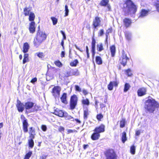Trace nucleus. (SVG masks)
<instances>
[{
	"label": "nucleus",
	"instance_id": "nucleus-30",
	"mask_svg": "<svg viewBox=\"0 0 159 159\" xmlns=\"http://www.w3.org/2000/svg\"><path fill=\"white\" fill-rule=\"evenodd\" d=\"M63 115L64 116L63 117H64L66 120H70L73 119V117L69 115L68 113L66 111L65 112Z\"/></svg>",
	"mask_w": 159,
	"mask_h": 159
},
{
	"label": "nucleus",
	"instance_id": "nucleus-2",
	"mask_svg": "<svg viewBox=\"0 0 159 159\" xmlns=\"http://www.w3.org/2000/svg\"><path fill=\"white\" fill-rule=\"evenodd\" d=\"M47 34L44 32L41 31L40 26L38 27L36 35L34 38L33 42L34 46L38 48L47 39Z\"/></svg>",
	"mask_w": 159,
	"mask_h": 159
},
{
	"label": "nucleus",
	"instance_id": "nucleus-22",
	"mask_svg": "<svg viewBox=\"0 0 159 159\" xmlns=\"http://www.w3.org/2000/svg\"><path fill=\"white\" fill-rule=\"evenodd\" d=\"M34 103L31 102H27L25 103V108L26 110L31 109L33 108L34 106Z\"/></svg>",
	"mask_w": 159,
	"mask_h": 159
},
{
	"label": "nucleus",
	"instance_id": "nucleus-45",
	"mask_svg": "<svg viewBox=\"0 0 159 159\" xmlns=\"http://www.w3.org/2000/svg\"><path fill=\"white\" fill-rule=\"evenodd\" d=\"M71 73V74L72 75H79V72L78 70L77 69L74 70L72 69L70 70Z\"/></svg>",
	"mask_w": 159,
	"mask_h": 159
},
{
	"label": "nucleus",
	"instance_id": "nucleus-60",
	"mask_svg": "<svg viewBox=\"0 0 159 159\" xmlns=\"http://www.w3.org/2000/svg\"><path fill=\"white\" fill-rule=\"evenodd\" d=\"M72 76L70 71H67L66 72L65 74V76L66 77H68L70 76Z\"/></svg>",
	"mask_w": 159,
	"mask_h": 159
},
{
	"label": "nucleus",
	"instance_id": "nucleus-19",
	"mask_svg": "<svg viewBox=\"0 0 159 159\" xmlns=\"http://www.w3.org/2000/svg\"><path fill=\"white\" fill-rule=\"evenodd\" d=\"M93 132L91 136V139L93 141L98 140L100 137V134L95 131H93Z\"/></svg>",
	"mask_w": 159,
	"mask_h": 159
},
{
	"label": "nucleus",
	"instance_id": "nucleus-50",
	"mask_svg": "<svg viewBox=\"0 0 159 159\" xmlns=\"http://www.w3.org/2000/svg\"><path fill=\"white\" fill-rule=\"evenodd\" d=\"M65 16H68V13H69V10L68 9V6L66 5L65 6Z\"/></svg>",
	"mask_w": 159,
	"mask_h": 159
},
{
	"label": "nucleus",
	"instance_id": "nucleus-4",
	"mask_svg": "<svg viewBox=\"0 0 159 159\" xmlns=\"http://www.w3.org/2000/svg\"><path fill=\"white\" fill-rule=\"evenodd\" d=\"M106 159H117V156L114 149L108 148L104 152Z\"/></svg>",
	"mask_w": 159,
	"mask_h": 159
},
{
	"label": "nucleus",
	"instance_id": "nucleus-17",
	"mask_svg": "<svg viewBox=\"0 0 159 159\" xmlns=\"http://www.w3.org/2000/svg\"><path fill=\"white\" fill-rule=\"evenodd\" d=\"M150 11V10L149 9L146 10L144 9H141L140 12L139 17L142 18L147 16L148 14Z\"/></svg>",
	"mask_w": 159,
	"mask_h": 159
},
{
	"label": "nucleus",
	"instance_id": "nucleus-3",
	"mask_svg": "<svg viewBox=\"0 0 159 159\" xmlns=\"http://www.w3.org/2000/svg\"><path fill=\"white\" fill-rule=\"evenodd\" d=\"M122 9L125 14H134L137 11V7L132 0H125Z\"/></svg>",
	"mask_w": 159,
	"mask_h": 159
},
{
	"label": "nucleus",
	"instance_id": "nucleus-23",
	"mask_svg": "<svg viewBox=\"0 0 159 159\" xmlns=\"http://www.w3.org/2000/svg\"><path fill=\"white\" fill-rule=\"evenodd\" d=\"M67 95V94L66 93H62L60 98L61 102L64 104H67L68 102Z\"/></svg>",
	"mask_w": 159,
	"mask_h": 159
},
{
	"label": "nucleus",
	"instance_id": "nucleus-27",
	"mask_svg": "<svg viewBox=\"0 0 159 159\" xmlns=\"http://www.w3.org/2000/svg\"><path fill=\"white\" fill-rule=\"evenodd\" d=\"M30 48V46L28 43L27 42H25L24 43L23 46V52L25 53L27 52Z\"/></svg>",
	"mask_w": 159,
	"mask_h": 159
},
{
	"label": "nucleus",
	"instance_id": "nucleus-25",
	"mask_svg": "<svg viewBox=\"0 0 159 159\" xmlns=\"http://www.w3.org/2000/svg\"><path fill=\"white\" fill-rule=\"evenodd\" d=\"M29 139L28 140V145L29 146V147L32 148L34 145V139L35 137H29Z\"/></svg>",
	"mask_w": 159,
	"mask_h": 159
},
{
	"label": "nucleus",
	"instance_id": "nucleus-18",
	"mask_svg": "<svg viewBox=\"0 0 159 159\" xmlns=\"http://www.w3.org/2000/svg\"><path fill=\"white\" fill-rule=\"evenodd\" d=\"M146 89L145 87H141L137 90V94L139 96H142L146 94Z\"/></svg>",
	"mask_w": 159,
	"mask_h": 159
},
{
	"label": "nucleus",
	"instance_id": "nucleus-36",
	"mask_svg": "<svg viewBox=\"0 0 159 159\" xmlns=\"http://www.w3.org/2000/svg\"><path fill=\"white\" fill-rule=\"evenodd\" d=\"M126 123V120L125 118H122L120 121V128L124 127Z\"/></svg>",
	"mask_w": 159,
	"mask_h": 159
},
{
	"label": "nucleus",
	"instance_id": "nucleus-49",
	"mask_svg": "<svg viewBox=\"0 0 159 159\" xmlns=\"http://www.w3.org/2000/svg\"><path fill=\"white\" fill-rule=\"evenodd\" d=\"M51 19L52 21L53 25H55L57 24L58 20L57 18L54 17H51Z\"/></svg>",
	"mask_w": 159,
	"mask_h": 159
},
{
	"label": "nucleus",
	"instance_id": "nucleus-20",
	"mask_svg": "<svg viewBox=\"0 0 159 159\" xmlns=\"http://www.w3.org/2000/svg\"><path fill=\"white\" fill-rule=\"evenodd\" d=\"M96 43L95 39L93 37L91 42V52L93 57L94 56L95 54Z\"/></svg>",
	"mask_w": 159,
	"mask_h": 159
},
{
	"label": "nucleus",
	"instance_id": "nucleus-61",
	"mask_svg": "<svg viewBox=\"0 0 159 159\" xmlns=\"http://www.w3.org/2000/svg\"><path fill=\"white\" fill-rule=\"evenodd\" d=\"M72 121H76V123H78L79 124H80L81 123V121L78 119H74L73 117V119H72Z\"/></svg>",
	"mask_w": 159,
	"mask_h": 159
},
{
	"label": "nucleus",
	"instance_id": "nucleus-28",
	"mask_svg": "<svg viewBox=\"0 0 159 159\" xmlns=\"http://www.w3.org/2000/svg\"><path fill=\"white\" fill-rule=\"evenodd\" d=\"M89 114V111L88 108H86L83 111V118L84 119L86 120Z\"/></svg>",
	"mask_w": 159,
	"mask_h": 159
},
{
	"label": "nucleus",
	"instance_id": "nucleus-6",
	"mask_svg": "<svg viewBox=\"0 0 159 159\" xmlns=\"http://www.w3.org/2000/svg\"><path fill=\"white\" fill-rule=\"evenodd\" d=\"M78 98L75 94H73L70 97V109L72 110L74 109L77 104Z\"/></svg>",
	"mask_w": 159,
	"mask_h": 159
},
{
	"label": "nucleus",
	"instance_id": "nucleus-31",
	"mask_svg": "<svg viewBox=\"0 0 159 159\" xmlns=\"http://www.w3.org/2000/svg\"><path fill=\"white\" fill-rule=\"evenodd\" d=\"M81 103L83 106H88L90 104L89 101L87 98L83 99L81 100Z\"/></svg>",
	"mask_w": 159,
	"mask_h": 159
},
{
	"label": "nucleus",
	"instance_id": "nucleus-21",
	"mask_svg": "<svg viewBox=\"0 0 159 159\" xmlns=\"http://www.w3.org/2000/svg\"><path fill=\"white\" fill-rule=\"evenodd\" d=\"M31 7H25L23 8V14L25 16H27L32 12L31 11Z\"/></svg>",
	"mask_w": 159,
	"mask_h": 159
},
{
	"label": "nucleus",
	"instance_id": "nucleus-5",
	"mask_svg": "<svg viewBox=\"0 0 159 159\" xmlns=\"http://www.w3.org/2000/svg\"><path fill=\"white\" fill-rule=\"evenodd\" d=\"M130 58L127 56V53L124 50L122 51L121 55L119 58L120 63L123 66H125L127 63V61L129 60Z\"/></svg>",
	"mask_w": 159,
	"mask_h": 159
},
{
	"label": "nucleus",
	"instance_id": "nucleus-11",
	"mask_svg": "<svg viewBox=\"0 0 159 159\" xmlns=\"http://www.w3.org/2000/svg\"><path fill=\"white\" fill-rule=\"evenodd\" d=\"M119 84V82L117 80L113 81H111L107 85V89L109 90H112L113 89L114 87H117Z\"/></svg>",
	"mask_w": 159,
	"mask_h": 159
},
{
	"label": "nucleus",
	"instance_id": "nucleus-33",
	"mask_svg": "<svg viewBox=\"0 0 159 159\" xmlns=\"http://www.w3.org/2000/svg\"><path fill=\"white\" fill-rule=\"evenodd\" d=\"M28 16H29V20L31 22L34 21L35 18V16L34 13L33 12H32Z\"/></svg>",
	"mask_w": 159,
	"mask_h": 159
},
{
	"label": "nucleus",
	"instance_id": "nucleus-14",
	"mask_svg": "<svg viewBox=\"0 0 159 159\" xmlns=\"http://www.w3.org/2000/svg\"><path fill=\"white\" fill-rule=\"evenodd\" d=\"M16 106L19 112H22L24 110L25 105L20 101L18 100L17 101Z\"/></svg>",
	"mask_w": 159,
	"mask_h": 159
},
{
	"label": "nucleus",
	"instance_id": "nucleus-1",
	"mask_svg": "<svg viewBox=\"0 0 159 159\" xmlns=\"http://www.w3.org/2000/svg\"><path fill=\"white\" fill-rule=\"evenodd\" d=\"M144 108L146 112L153 113L156 109L159 108V103L154 98L148 97V99L144 102Z\"/></svg>",
	"mask_w": 159,
	"mask_h": 159
},
{
	"label": "nucleus",
	"instance_id": "nucleus-59",
	"mask_svg": "<svg viewBox=\"0 0 159 159\" xmlns=\"http://www.w3.org/2000/svg\"><path fill=\"white\" fill-rule=\"evenodd\" d=\"M67 133L68 134L73 133V132H76V130H72L71 129H69L67 130Z\"/></svg>",
	"mask_w": 159,
	"mask_h": 159
},
{
	"label": "nucleus",
	"instance_id": "nucleus-8",
	"mask_svg": "<svg viewBox=\"0 0 159 159\" xmlns=\"http://www.w3.org/2000/svg\"><path fill=\"white\" fill-rule=\"evenodd\" d=\"M101 18L98 16H95L93 20L92 25L94 31L101 25Z\"/></svg>",
	"mask_w": 159,
	"mask_h": 159
},
{
	"label": "nucleus",
	"instance_id": "nucleus-13",
	"mask_svg": "<svg viewBox=\"0 0 159 159\" xmlns=\"http://www.w3.org/2000/svg\"><path fill=\"white\" fill-rule=\"evenodd\" d=\"M105 130V125L103 124H101L98 126L96 127L93 130V131H95L100 134L103 133Z\"/></svg>",
	"mask_w": 159,
	"mask_h": 159
},
{
	"label": "nucleus",
	"instance_id": "nucleus-46",
	"mask_svg": "<svg viewBox=\"0 0 159 159\" xmlns=\"http://www.w3.org/2000/svg\"><path fill=\"white\" fill-rule=\"evenodd\" d=\"M126 74L128 76H131L133 75V74L131 72V71L130 69H128L125 70Z\"/></svg>",
	"mask_w": 159,
	"mask_h": 159
},
{
	"label": "nucleus",
	"instance_id": "nucleus-10",
	"mask_svg": "<svg viewBox=\"0 0 159 159\" xmlns=\"http://www.w3.org/2000/svg\"><path fill=\"white\" fill-rule=\"evenodd\" d=\"M61 90V88L59 86H55L52 88L51 93L52 95L56 98L59 96Z\"/></svg>",
	"mask_w": 159,
	"mask_h": 159
},
{
	"label": "nucleus",
	"instance_id": "nucleus-38",
	"mask_svg": "<svg viewBox=\"0 0 159 159\" xmlns=\"http://www.w3.org/2000/svg\"><path fill=\"white\" fill-rule=\"evenodd\" d=\"M136 147L133 144L130 147V152L132 155H134L135 153Z\"/></svg>",
	"mask_w": 159,
	"mask_h": 159
},
{
	"label": "nucleus",
	"instance_id": "nucleus-51",
	"mask_svg": "<svg viewBox=\"0 0 159 159\" xmlns=\"http://www.w3.org/2000/svg\"><path fill=\"white\" fill-rule=\"evenodd\" d=\"M104 34V30L103 29H100L98 32V35L99 36H101L103 35Z\"/></svg>",
	"mask_w": 159,
	"mask_h": 159
},
{
	"label": "nucleus",
	"instance_id": "nucleus-64",
	"mask_svg": "<svg viewBox=\"0 0 159 159\" xmlns=\"http://www.w3.org/2000/svg\"><path fill=\"white\" fill-rule=\"evenodd\" d=\"M86 29L89 30H90L91 29V26L90 25L89 23H88L86 26Z\"/></svg>",
	"mask_w": 159,
	"mask_h": 159
},
{
	"label": "nucleus",
	"instance_id": "nucleus-16",
	"mask_svg": "<svg viewBox=\"0 0 159 159\" xmlns=\"http://www.w3.org/2000/svg\"><path fill=\"white\" fill-rule=\"evenodd\" d=\"M65 112V111L62 110L57 108L54 110L53 113L59 117H63Z\"/></svg>",
	"mask_w": 159,
	"mask_h": 159
},
{
	"label": "nucleus",
	"instance_id": "nucleus-53",
	"mask_svg": "<svg viewBox=\"0 0 159 159\" xmlns=\"http://www.w3.org/2000/svg\"><path fill=\"white\" fill-rule=\"evenodd\" d=\"M82 92L83 94L84 95L86 96L89 94V92L88 91L85 89H83L82 90Z\"/></svg>",
	"mask_w": 159,
	"mask_h": 159
},
{
	"label": "nucleus",
	"instance_id": "nucleus-29",
	"mask_svg": "<svg viewBox=\"0 0 159 159\" xmlns=\"http://www.w3.org/2000/svg\"><path fill=\"white\" fill-rule=\"evenodd\" d=\"M95 62L98 65H101L102 64L103 62L102 58L99 56H96L95 57Z\"/></svg>",
	"mask_w": 159,
	"mask_h": 159
},
{
	"label": "nucleus",
	"instance_id": "nucleus-41",
	"mask_svg": "<svg viewBox=\"0 0 159 159\" xmlns=\"http://www.w3.org/2000/svg\"><path fill=\"white\" fill-rule=\"evenodd\" d=\"M79 62L77 59H76L70 63V65L72 67L76 66Z\"/></svg>",
	"mask_w": 159,
	"mask_h": 159
},
{
	"label": "nucleus",
	"instance_id": "nucleus-7",
	"mask_svg": "<svg viewBox=\"0 0 159 159\" xmlns=\"http://www.w3.org/2000/svg\"><path fill=\"white\" fill-rule=\"evenodd\" d=\"M20 117L22 122L23 132L25 133H27L28 131V127L29 125L28 120L23 115H21Z\"/></svg>",
	"mask_w": 159,
	"mask_h": 159
},
{
	"label": "nucleus",
	"instance_id": "nucleus-44",
	"mask_svg": "<svg viewBox=\"0 0 159 159\" xmlns=\"http://www.w3.org/2000/svg\"><path fill=\"white\" fill-rule=\"evenodd\" d=\"M32 154V151H29L25 155L24 159H29Z\"/></svg>",
	"mask_w": 159,
	"mask_h": 159
},
{
	"label": "nucleus",
	"instance_id": "nucleus-35",
	"mask_svg": "<svg viewBox=\"0 0 159 159\" xmlns=\"http://www.w3.org/2000/svg\"><path fill=\"white\" fill-rule=\"evenodd\" d=\"M29 61V54L25 53L24 56V58L23 60V63L25 64L26 62Z\"/></svg>",
	"mask_w": 159,
	"mask_h": 159
},
{
	"label": "nucleus",
	"instance_id": "nucleus-48",
	"mask_svg": "<svg viewBox=\"0 0 159 159\" xmlns=\"http://www.w3.org/2000/svg\"><path fill=\"white\" fill-rule=\"evenodd\" d=\"M112 28L111 27L110 28H108L107 30L106 33V39H107V37L109 34L110 33H111L112 32Z\"/></svg>",
	"mask_w": 159,
	"mask_h": 159
},
{
	"label": "nucleus",
	"instance_id": "nucleus-15",
	"mask_svg": "<svg viewBox=\"0 0 159 159\" xmlns=\"http://www.w3.org/2000/svg\"><path fill=\"white\" fill-rule=\"evenodd\" d=\"M29 30L31 34H33L35 32L36 26L34 21L30 22L29 23Z\"/></svg>",
	"mask_w": 159,
	"mask_h": 159
},
{
	"label": "nucleus",
	"instance_id": "nucleus-26",
	"mask_svg": "<svg viewBox=\"0 0 159 159\" xmlns=\"http://www.w3.org/2000/svg\"><path fill=\"white\" fill-rule=\"evenodd\" d=\"M110 49L111 53V57H113L115 56L116 52V48L115 45H113L110 46Z\"/></svg>",
	"mask_w": 159,
	"mask_h": 159
},
{
	"label": "nucleus",
	"instance_id": "nucleus-55",
	"mask_svg": "<svg viewBox=\"0 0 159 159\" xmlns=\"http://www.w3.org/2000/svg\"><path fill=\"white\" fill-rule=\"evenodd\" d=\"M41 129L43 131H45L47 129L46 126L45 125H42L41 126Z\"/></svg>",
	"mask_w": 159,
	"mask_h": 159
},
{
	"label": "nucleus",
	"instance_id": "nucleus-24",
	"mask_svg": "<svg viewBox=\"0 0 159 159\" xmlns=\"http://www.w3.org/2000/svg\"><path fill=\"white\" fill-rule=\"evenodd\" d=\"M29 134V137H35L36 135L35 128L33 127H30Z\"/></svg>",
	"mask_w": 159,
	"mask_h": 159
},
{
	"label": "nucleus",
	"instance_id": "nucleus-40",
	"mask_svg": "<svg viewBox=\"0 0 159 159\" xmlns=\"http://www.w3.org/2000/svg\"><path fill=\"white\" fill-rule=\"evenodd\" d=\"M33 107V108L32 110L30 111V112H36L37 111L40 110V107L36 105H34Z\"/></svg>",
	"mask_w": 159,
	"mask_h": 159
},
{
	"label": "nucleus",
	"instance_id": "nucleus-54",
	"mask_svg": "<svg viewBox=\"0 0 159 159\" xmlns=\"http://www.w3.org/2000/svg\"><path fill=\"white\" fill-rule=\"evenodd\" d=\"M86 52L87 55V58H88L89 57V52L88 47L87 46H86Z\"/></svg>",
	"mask_w": 159,
	"mask_h": 159
},
{
	"label": "nucleus",
	"instance_id": "nucleus-43",
	"mask_svg": "<svg viewBox=\"0 0 159 159\" xmlns=\"http://www.w3.org/2000/svg\"><path fill=\"white\" fill-rule=\"evenodd\" d=\"M96 118L98 121H101L103 118V115L102 113H99L97 115Z\"/></svg>",
	"mask_w": 159,
	"mask_h": 159
},
{
	"label": "nucleus",
	"instance_id": "nucleus-37",
	"mask_svg": "<svg viewBox=\"0 0 159 159\" xmlns=\"http://www.w3.org/2000/svg\"><path fill=\"white\" fill-rule=\"evenodd\" d=\"M36 54L37 56L40 58L42 60H43L45 58V55L43 52H37Z\"/></svg>",
	"mask_w": 159,
	"mask_h": 159
},
{
	"label": "nucleus",
	"instance_id": "nucleus-52",
	"mask_svg": "<svg viewBox=\"0 0 159 159\" xmlns=\"http://www.w3.org/2000/svg\"><path fill=\"white\" fill-rule=\"evenodd\" d=\"M75 90L76 91H78L79 92H80L82 91L80 87L78 85H75Z\"/></svg>",
	"mask_w": 159,
	"mask_h": 159
},
{
	"label": "nucleus",
	"instance_id": "nucleus-62",
	"mask_svg": "<svg viewBox=\"0 0 159 159\" xmlns=\"http://www.w3.org/2000/svg\"><path fill=\"white\" fill-rule=\"evenodd\" d=\"M50 70H51V69H50L49 70H48L47 73V75H48V76H50V75L51 76V75H52V76H53V74L52 73V74H51V71Z\"/></svg>",
	"mask_w": 159,
	"mask_h": 159
},
{
	"label": "nucleus",
	"instance_id": "nucleus-42",
	"mask_svg": "<svg viewBox=\"0 0 159 159\" xmlns=\"http://www.w3.org/2000/svg\"><path fill=\"white\" fill-rule=\"evenodd\" d=\"M130 87V84L128 83H125L124 85V92H126L128 91Z\"/></svg>",
	"mask_w": 159,
	"mask_h": 159
},
{
	"label": "nucleus",
	"instance_id": "nucleus-34",
	"mask_svg": "<svg viewBox=\"0 0 159 159\" xmlns=\"http://www.w3.org/2000/svg\"><path fill=\"white\" fill-rule=\"evenodd\" d=\"M125 36L127 40L129 41L131 39V34L128 32L126 31L125 32Z\"/></svg>",
	"mask_w": 159,
	"mask_h": 159
},
{
	"label": "nucleus",
	"instance_id": "nucleus-47",
	"mask_svg": "<svg viewBox=\"0 0 159 159\" xmlns=\"http://www.w3.org/2000/svg\"><path fill=\"white\" fill-rule=\"evenodd\" d=\"M54 63L57 66L60 67L62 66V64L60 61L59 60H57L54 62Z\"/></svg>",
	"mask_w": 159,
	"mask_h": 159
},
{
	"label": "nucleus",
	"instance_id": "nucleus-12",
	"mask_svg": "<svg viewBox=\"0 0 159 159\" xmlns=\"http://www.w3.org/2000/svg\"><path fill=\"white\" fill-rule=\"evenodd\" d=\"M123 23L125 27L127 28L129 27L132 24V20L129 18L125 17L123 20Z\"/></svg>",
	"mask_w": 159,
	"mask_h": 159
},
{
	"label": "nucleus",
	"instance_id": "nucleus-9",
	"mask_svg": "<svg viewBox=\"0 0 159 159\" xmlns=\"http://www.w3.org/2000/svg\"><path fill=\"white\" fill-rule=\"evenodd\" d=\"M109 0H101L100 1L99 5L101 7H107V11H111V7L109 3Z\"/></svg>",
	"mask_w": 159,
	"mask_h": 159
},
{
	"label": "nucleus",
	"instance_id": "nucleus-32",
	"mask_svg": "<svg viewBox=\"0 0 159 159\" xmlns=\"http://www.w3.org/2000/svg\"><path fill=\"white\" fill-rule=\"evenodd\" d=\"M127 140V138L126 137V134L125 131H124L122 133V135L121 138V140L123 143H125L126 141Z\"/></svg>",
	"mask_w": 159,
	"mask_h": 159
},
{
	"label": "nucleus",
	"instance_id": "nucleus-39",
	"mask_svg": "<svg viewBox=\"0 0 159 159\" xmlns=\"http://www.w3.org/2000/svg\"><path fill=\"white\" fill-rule=\"evenodd\" d=\"M97 50L99 52H101L104 50L103 44L102 43L98 44L97 45Z\"/></svg>",
	"mask_w": 159,
	"mask_h": 159
},
{
	"label": "nucleus",
	"instance_id": "nucleus-56",
	"mask_svg": "<svg viewBox=\"0 0 159 159\" xmlns=\"http://www.w3.org/2000/svg\"><path fill=\"white\" fill-rule=\"evenodd\" d=\"M58 130L60 132H63L65 130V128L64 127L62 126H60L58 128Z\"/></svg>",
	"mask_w": 159,
	"mask_h": 159
},
{
	"label": "nucleus",
	"instance_id": "nucleus-58",
	"mask_svg": "<svg viewBox=\"0 0 159 159\" xmlns=\"http://www.w3.org/2000/svg\"><path fill=\"white\" fill-rule=\"evenodd\" d=\"M60 32L61 33L63 36V38L62 39H63V40L66 39V37L65 33L62 30L60 31Z\"/></svg>",
	"mask_w": 159,
	"mask_h": 159
},
{
	"label": "nucleus",
	"instance_id": "nucleus-63",
	"mask_svg": "<svg viewBox=\"0 0 159 159\" xmlns=\"http://www.w3.org/2000/svg\"><path fill=\"white\" fill-rule=\"evenodd\" d=\"M100 108L101 109H102L103 108L105 107H106L105 104H103V103H101L100 104Z\"/></svg>",
	"mask_w": 159,
	"mask_h": 159
},
{
	"label": "nucleus",
	"instance_id": "nucleus-57",
	"mask_svg": "<svg viewBox=\"0 0 159 159\" xmlns=\"http://www.w3.org/2000/svg\"><path fill=\"white\" fill-rule=\"evenodd\" d=\"M37 80V79L36 77H34L31 80L30 82L33 84H34V83L36 82Z\"/></svg>",
	"mask_w": 159,
	"mask_h": 159
}]
</instances>
